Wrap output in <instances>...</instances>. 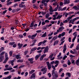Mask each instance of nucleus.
Masks as SVG:
<instances>
[{
    "label": "nucleus",
    "mask_w": 79,
    "mask_h": 79,
    "mask_svg": "<svg viewBox=\"0 0 79 79\" xmlns=\"http://www.w3.org/2000/svg\"><path fill=\"white\" fill-rule=\"evenodd\" d=\"M52 79H56V77H58V76L56 72H55V70H53L52 71Z\"/></svg>",
    "instance_id": "1"
},
{
    "label": "nucleus",
    "mask_w": 79,
    "mask_h": 79,
    "mask_svg": "<svg viewBox=\"0 0 79 79\" xmlns=\"http://www.w3.org/2000/svg\"><path fill=\"white\" fill-rule=\"evenodd\" d=\"M21 56L19 54L16 55H13V57H15V58H16L18 60V59H21V57L20 56Z\"/></svg>",
    "instance_id": "2"
},
{
    "label": "nucleus",
    "mask_w": 79,
    "mask_h": 79,
    "mask_svg": "<svg viewBox=\"0 0 79 79\" xmlns=\"http://www.w3.org/2000/svg\"><path fill=\"white\" fill-rule=\"evenodd\" d=\"M63 29H64V27H63V26H61L59 28V29L57 30V32H61Z\"/></svg>",
    "instance_id": "3"
},
{
    "label": "nucleus",
    "mask_w": 79,
    "mask_h": 79,
    "mask_svg": "<svg viewBox=\"0 0 79 79\" xmlns=\"http://www.w3.org/2000/svg\"><path fill=\"white\" fill-rule=\"evenodd\" d=\"M48 52V47L47 46L45 48V49L44 51V53H47Z\"/></svg>",
    "instance_id": "4"
},
{
    "label": "nucleus",
    "mask_w": 79,
    "mask_h": 79,
    "mask_svg": "<svg viewBox=\"0 0 79 79\" xmlns=\"http://www.w3.org/2000/svg\"><path fill=\"white\" fill-rule=\"evenodd\" d=\"M47 69L46 68H44L41 69V71L43 72V74H45L47 72Z\"/></svg>",
    "instance_id": "5"
},
{
    "label": "nucleus",
    "mask_w": 79,
    "mask_h": 79,
    "mask_svg": "<svg viewBox=\"0 0 79 79\" xmlns=\"http://www.w3.org/2000/svg\"><path fill=\"white\" fill-rule=\"evenodd\" d=\"M46 64L48 66V69H51V64H50V63H49V62H46Z\"/></svg>",
    "instance_id": "6"
},
{
    "label": "nucleus",
    "mask_w": 79,
    "mask_h": 79,
    "mask_svg": "<svg viewBox=\"0 0 79 79\" xmlns=\"http://www.w3.org/2000/svg\"><path fill=\"white\" fill-rule=\"evenodd\" d=\"M70 3V1L69 0H64V5H66V4H68Z\"/></svg>",
    "instance_id": "7"
},
{
    "label": "nucleus",
    "mask_w": 79,
    "mask_h": 79,
    "mask_svg": "<svg viewBox=\"0 0 79 79\" xmlns=\"http://www.w3.org/2000/svg\"><path fill=\"white\" fill-rule=\"evenodd\" d=\"M66 44H64V49L63 50V52L64 53H65V52L66 50Z\"/></svg>",
    "instance_id": "8"
},
{
    "label": "nucleus",
    "mask_w": 79,
    "mask_h": 79,
    "mask_svg": "<svg viewBox=\"0 0 79 79\" xmlns=\"http://www.w3.org/2000/svg\"><path fill=\"white\" fill-rule=\"evenodd\" d=\"M37 35V33H35L34 35H32L31 36V39H35V37H36Z\"/></svg>",
    "instance_id": "9"
},
{
    "label": "nucleus",
    "mask_w": 79,
    "mask_h": 79,
    "mask_svg": "<svg viewBox=\"0 0 79 79\" xmlns=\"http://www.w3.org/2000/svg\"><path fill=\"white\" fill-rule=\"evenodd\" d=\"M45 56H46V54H43V55H42L40 58V61H42V60H43L44 57H45Z\"/></svg>",
    "instance_id": "10"
},
{
    "label": "nucleus",
    "mask_w": 79,
    "mask_h": 79,
    "mask_svg": "<svg viewBox=\"0 0 79 79\" xmlns=\"http://www.w3.org/2000/svg\"><path fill=\"white\" fill-rule=\"evenodd\" d=\"M34 60V58H31L28 59V61H30L31 63H34V61H33V60Z\"/></svg>",
    "instance_id": "11"
},
{
    "label": "nucleus",
    "mask_w": 79,
    "mask_h": 79,
    "mask_svg": "<svg viewBox=\"0 0 79 79\" xmlns=\"http://www.w3.org/2000/svg\"><path fill=\"white\" fill-rule=\"evenodd\" d=\"M41 55V53L39 54L38 55H36L35 57V59L36 60H37V59H38V58H39V57Z\"/></svg>",
    "instance_id": "12"
},
{
    "label": "nucleus",
    "mask_w": 79,
    "mask_h": 79,
    "mask_svg": "<svg viewBox=\"0 0 79 79\" xmlns=\"http://www.w3.org/2000/svg\"><path fill=\"white\" fill-rule=\"evenodd\" d=\"M58 42H59V40H56L54 43L53 45L55 46V45H57V44H58Z\"/></svg>",
    "instance_id": "13"
},
{
    "label": "nucleus",
    "mask_w": 79,
    "mask_h": 79,
    "mask_svg": "<svg viewBox=\"0 0 79 79\" xmlns=\"http://www.w3.org/2000/svg\"><path fill=\"white\" fill-rule=\"evenodd\" d=\"M35 73H33L32 75L31 76V79H33V78H35Z\"/></svg>",
    "instance_id": "14"
},
{
    "label": "nucleus",
    "mask_w": 79,
    "mask_h": 79,
    "mask_svg": "<svg viewBox=\"0 0 79 79\" xmlns=\"http://www.w3.org/2000/svg\"><path fill=\"white\" fill-rule=\"evenodd\" d=\"M9 63H10H10H11V65H12V66H13V65H14V60H13L12 61H10L9 62Z\"/></svg>",
    "instance_id": "15"
},
{
    "label": "nucleus",
    "mask_w": 79,
    "mask_h": 79,
    "mask_svg": "<svg viewBox=\"0 0 79 79\" xmlns=\"http://www.w3.org/2000/svg\"><path fill=\"white\" fill-rule=\"evenodd\" d=\"M18 46L19 47V49L21 48L22 46H23V44H21L20 43H19L18 44Z\"/></svg>",
    "instance_id": "16"
},
{
    "label": "nucleus",
    "mask_w": 79,
    "mask_h": 79,
    "mask_svg": "<svg viewBox=\"0 0 79 79\" xmlns=\"http://www.w3.org/2000/svg\"><path fill=\"white\" fill-rule=\"evenodd\" d=\"M19 6L20 8H23L25 6V5H23L22 4H20L19 5Z\"/></svg>",
    "instance_id": "17"
},
{
    "label": "nucleus",
    "mask_w": 79,
    "mask_h": 79,
    "mask_svg": "<svg viewBox=\"0 0 79 79\" xmlns=\"http://www.w3.org/2000/svg\"><path fill=\"white\" fill-rule=\"evenodd\" d=\"M62 16H63V15H58V16L56 18V19H60V18H61Z\"/></svg>",
    "instance_id": "18"
},
{
    "label": "nucleus",
    "mask_w": 79,
    "mask_h": 79,
    "mask_svg": "<svg viewBox=\"0 0 79 79\" xmlns=\"http://www.w3.org/2000/svg\"><path fill=\"white\" fill-rule=\"evenodd\" d=\"M5 50V48L3 47H2L1 48L0 50V53H1V52H2L3 50Z\"/></svg>",
    "instance_id": "19"
},
{
    "label": "nucleus",
    "mask_w": 79,
    "mask_h": 79,
    "mask_svg": "<svg viewBox=\"0 0 79 79\" xmlns=\"http://www.w3.org/2000/svg\"><path fill=\"white\" fill-rule=\"evenodd\" d=\"M47 32H45L44 34L41 36V37H45L47 36Z\"/></svg>",
    "instance_id": "20"
},
{
    "label": "nucleus",
    "mask_w": 79,
    "mask_h": 79,
    "mask_svg": "<svg viewBox=\"0 0 79 79\" xmlns=\"http://www.w3.org/2000/svg\"><path fill=\"white\" fill-rule=\"evenodd\" d=\"M48 27V25H47L46 26H44V27L43 28V29L45 30V29H47Z\"/></svg>",
    "instance_id": "21"
},
{
    "label": "nucleus",
    "mask_w": 79,
    "mask_h": 79,
    "mask_svg": "<svg viewBox=\"0 0 79 79\" xmlns=\"http://www.w3.org/2000/svg\"><path fill=\"white\" fill-rule=\"evenodd\" d=\"M37 50V48L35 47L31 49V51H32V52H33L34 51H35V50Z\"/></svg>",
    "instance_id": "22"
},
{
    "label": "nucleus",
    "mask_w": 79,
    "mask_h": 79,
    "mask_svg": "<svg viewBox=\"0 0 79 79\" xmlns=\"http://www.w3.org/2000/svg\"><path fill=\"white\" fill-rule=\"evenodd\" d=\"M73 35H74V38H76V37H77V34H76V32H75L73 34Z\"/></svg>",
    "instance_id": "23"
},
{
    "label": "nucleus",
    "mask_w": 79,
    "mask_h": 79,
    "mask_svg": "<svg viewBox=\"0 0 79 79\" xmlns=\"http://www.w3.org/2000/svg\"><path fill=\"white\" fill-rule=\"evenodd\" d=\"M34 26V22H32V23H31L30 24V27H32Z\"/></svg>",
    "instance_id": "24"
},
{
    "label": "nucleus",
    "mask_w": 79,
    "mask_h": 79,
    "mask_svg": "<svg viewBox=\"0 0 79 79\" xmlns=\"http://www.w3.org/2000/svg\"><path fill=\"white\" fill-rule=\"evenodd\" d=\"M5 53V52H3L0 54V56H4L3 55Z\"/></svg>",
    "instance_id": "25"
},
{
    "label": "nucleus",
    "mask_w": 79,
    "mask_h": 79,
    "mask_svg": "<svg viewBox=\"0 0 79 79\" xmlns=\"http://www.w3.org/2000/svg\"><path fill=\"white\" fill-rule=\"evenodd\" d=\"M35 72V70H31L30 72H29L30 73V74H32L33 73H34Z\"/></svg>",
    "instance_id": "26"
},
{
    "label": "nucleus",
    "mask_w": 79,
    "mask_h": 79,
    "mask_svg": "<svg viewBox=\"0 0 79 79\" xmlns=\"http://www.w3.org/2000/svg\"><path fill=\"white\" fill-rule=\"evenodd\" d=\"M73 9L75 10H77V6H75L73 7Z\"/></svg>",
    "instance_id": "27"
},
{
    "label": "nucleus",
    "mask_w": 79,
    "mask_h": 79,
    "mask_svg": "<svg viewBox=\"0 0 79 79\" xmlns=\"http://www.w3.org/2000/svg\"><path fill=\"white\" fill-rule=\"evenodd\" d=\"M18 6V3H15L14 4V5L12 6V7H15V8H16V6Z\"/></svg>",
    "instance_id": "28"
},
{
    "label": "nucleus",
    "mask_w": 79,
    "mask_h": 79,
    "mask_svg": "<svg viewBox=\"0 0 79 79\" xmlns=\"http://www.w3.org/2000/svg\"><path fill=\"white\" fill-rule=\"evenodd\" d=\"M77 19H78V18L77 17H76L75 18L73 19V20H72V22H74V21H76V20H77Z\"/></svg>",
    "instance_id": "29"
},
{
    "label": "nucleus",
    "mask_w": 79,
    "mask_h": 79,
    "mask_svg": "<svg viewBox=\"0 0 79 79\" xmlns=\"http://www.w3.org/2000/svg\"><path fill=\"white\" fill-rule=\"evenodd\" d=\"M50 16V14L48 13H47L46 15H45V17L46 18H48V17Z\"/></svg>",
    "instance_id": "30"
},
{
    "label": "nucleus",
    "mask_w": 79,
    "mask_h": 79,
    "mask_svg": "<svg viewBox=\"0 0 79 79\" xmlns=\"http://www.w3.org/2000/svg\"><path fill=\"white\" fill-rule=\"evenodd\" d=\"M17 62L18 63H19V62L23 63V60H17Z\"/></svg>",
    "instance_id": "31"
},
{
    "label": "nucleus",
    "mask_w": 79,
    "mask_h": 79,
    "mask_svg": "<svg viewBox=\"0 0 79 79\" xmlns=\"http://www.w3.org/2000/svg\"><path fill=\"white\" fill-rule=\"evenodd\" d=\"M57 38H58V36H54L52 39L54 40H55L57 39Z\"/></svg>",
    "instance_id": "32"
},
{
    "label": "nucleus",
    "mask_w": 79,
    "mask_h": 79,
    "mask_svg": "<svg viewBox=\"0 0 79 79\" xmlns=\"http://www.w3.org/2000/svg\"><path fill=\"white\" fill-rule=\"evenodd\" d=\"M15 42H10L9 43V45H13L14 44H15Z\"/></svg>",
    "instance_id": "33"
},
{
    "label": "nucleus",
    "mask_w": 79,
    "mask_h": 79,
    "mask_svg": "<svg viewBox=\"0 0 79 79\" xmlns=\"http://www.w3.org/2000/svg\"><path fill=\"white\" fill-rule=\"evenodd\" d=\"M76 64L77 65V66L79 65V60H77L76 61Z\"/></svg>",
    "instance_id": "34"
},
{
    "label": "nucleus",
    "mask_w": 79,
    "mask_h": 79,
    "mask_svg": "<svg viewBox=\"0 0 79 79\" xmlns=\"http://www.w3.org/2000/svg\"><path fill=\"white\" fill-rule=\"evenodd\" d=\"M43 44V42H40L38 44V46L39 47V46H40V45H42V44Z\"/></svg>",
    "instance_id": "35"
},
{
    "label": "nucleus",
    "mask_w": 79,
    "mask_h": 79,
    "mask_svg": "<svg viewBox=\"0 0 79 79\" xmlns=\"http://www.w3.org/2000/svg\"><path fill=\"white\" fill-rule=\"evenodd\" d=\"M66 74L68 75V76L69 77H71V73H67Z\"/></svg>",
    "instance_id": "36"
},
{
    "label": "nucleus",
    "mask_w": 79,
    "mask_h": 79,
    "mask_svg": "<svg viewBox=\"0 0 79 79\" xmlns=\"http://www.w3.org/2000/svg\"><path fill=\"white\" fill-rule=\"evenodd\" d=\"M9 54L10 56H12V55L13 54V51H11L9 52Z\"/></svg>",
    "instance_id": "37"
},
{
    "label": "nucleus",
    "mask_w": 79,
    "mask_h": 79,
    "mask_svg": "<svg viewBox=\"0 0 79 79\" xmlns=\"http://www.w3.org/2000/svg\"><path fill=\"white\" fill-rule=\"evenodd\" d=\"M62 37H63L65 35V32H63L61 34Z\"/></svg>",
    "instance_id": "38"
},
{
    "label": "nucleus",
    "mask_w": 79,
    "mask_h": 79,
    "mask_svg": "<svg viewBox=\"0 0 79 79\" xmlns=\"http://www.w3.org/2000/svg\"><path fill=\"white\" fill-rule=\"evenodd\" d=\"M59 61H58L56 60L54 62V64H58V65L59 64Z\"/></svg>",
    "instance_id": "39"
},
{
    "label": "nucleus",
    "mask_w": 79,
    "mask_h": 79,
    "mask_svg": "<svg viewBox=\"0 0 79 79\" xmlns=\"http://www.w3.org/2000/svg\"><path fill=\"white\" fill-rule=\"evenodd\" d=\"M68 65H70V64H71V62H70V60H68Z\"/></svg>",
    "instance_id": "40"
},
{
    "label": "nucleus",
    "mask_w": 79,
    "mask_h": 79,
    "mask_svg": "<svg viewBox=\"0 0 79 79\" xmlns=\"http://www.w3.org/2000/svg\"><path fill=\"white\" fill-rule=\"evenodd\" d=\"M43 6H44V4H41L40 5V7L41 9L43 8V7H42Z\"/></svg>",
    "instance_id": "41"
},
{
    "label": "nucleus",
    "mask_w": 79,
    "mask_h": 79,
    "mask_svg": "<svg viewBox=\"0 0 79 79\" xmlns=\"http://www.w3.org/2000/svg\"><path fill=\"white\" fill-rule=\"evenodd\" d=\"M53 54H52L50 56L49 58L50 59V58H52V57H53Z\"/></svg>",
    "instance_id": "42"
},
{
    "label": "nucleus",
    "mask_w": 79,
    "mask_h": 79,
    "mask_svg": "<svg viewBox=\"0 0 79 79\" xmlns=\"http://www.w3.org/2000/svg\"><path fill=\"white\" fill-rule=\"evenodd\" d=\"M53 32H52V33H51V34H49L48 35V37H50V36H52V35H53Z\"/></svg>",
    "instance_id": "43"
},
{
    "label": "nucleus",
    "mask_w": 79,
    "mask_h": 79,
    "mask_svg": "<svg viewBox=\"0 0 79 79\" xmlns=\"http://www.w3.org/2000/svg\"><path fill=\"white\" fill-rule=\"evenodd\" d=\"M41 13L42 15H44L46 14V12H44L43 11L41 12Z\"/></svg>",
    "instance_id": "44"
},
{
    "label": "nucleus",
    "mask_w": 79,
    "mask_h": 79,
    "mask_svg": "<svg viewBox=\"0 0 79 79\" xmlns=\"http://www.w3.org/2000/svg\"><path fill=\"white\" fill-rule=\"evenodd\" d=\"M0 56V58L3 60L4 59V56Z\"/></svg>",
    "instance_id": "45"
},
{
    "label": "nucleus",
    "mask_w": 79,
    "mask_h": 79,
    "mask_svg": "<svg viewBox=\"0 0 79 79\" xmlns=\"http://www.w3.org/2000/svg\"><path fill=\"white\" fill-rule=\"evenodd\" d=\"M11 3H12V2H8L7 3V6L8 5H11Z\"/></svg>",
    "instance_id": "46"
},
{
    "label": "nucleus",
    "mask_w": 79,
    "mask_h": 79,
    "mask_svg": "<svg viewBox=\"0 0 79 79\" xmlns=\"http://www.w3.org/2000/svg\"><path fill=\"white\" fill-rule=\"evenodd\" d=\"M68 22H69L68 20H65L63 22V23H67Z\"/></svg>",
    "instance_id": "47"
},
{
    "label": "nucleus",
    "mask_w": 79,
    "mask_h": 79,
    "mask_svg": "<svg viewBox=\"0 0 79 79\" xmlns=\"http://www.w3.org/2000/svg\"><path fill=\"white\" fill-rule=\"evenodd\" d=\"M5 30V28H3L2 29V31H1V34H3L4 32V30Z\"/></svg>",
    "instance_id": "48"
},
{
    "label": "nucleus",
    "mask_w": 79,
    "mask_h": 79,
    "mask_svg": "<svg viewBox=\"0 0 79 79\" xmlns=\"http://www.w3.org/2000/svg\"><path fill=\"white\" fill-rule=\"evenodd\" d=\"M7 79H10L11 78V75H10L8 77H7Z\"/></svg>",
    "instance_id": "49"
},
{
    "label": "nucleus",
    "mask_w": 79,
    "mask_h": 79,
    "mask_svg": "<svg viewBox=\"0 0 79 79\" xmlns=\"http://www.w3.org/2000/svg\"><path fill=\"white\" fill-rule=\"evenodd\" d=\"M66 58H67V56H65L63 57V60H66Z\"/></svg>",
    "instance_id": "50"
},
{
    "label": "nucleus",
    "mask_w": 79,
    "mask_h": 79,
    "mask_svg": "<svg viewBox=\"0 0 79 79\" xmlns=\"http://www.w3.org/2000/svg\"><path fill=\"white\" fill-rule=\"evenodd\" d=\"M46 0H42V1L41 2V3H44L45 2H46Z\"/></svg>",
    "instance_id": "51"
},
{
    "label": "nucleus",
    "mask_w": 79,
    "mask_h": 79,
    "mask_svg": "<svg viewBox=\"0 0 79 79\" xmlns=\"http://www.w3.org/2000/svg\"><path fill=\"white\" fill-rule=\"evenodd\" d=\"M4 74H9V72H6L4 73Z\"/></svg>",
    "instance_id": "52"
},
{
    "label": "nucleus",
    "mask_w": 79,
    "mask_h": 79,
    "mask_svg": "<svg viewBox=\"0 0 79 79\" xmlns=\"http://www.w3.org/2000/svg\"><path fill=\"white\" fill-rule=\"evenodd\" d=\"M71 61L72 63V64H74V61H75V60H72Z\"/></svg>",
    "instance_id": "53"
},
{
    "label": "nucleus",
    "mask_w": 79,
    "mask_h": 79,
    "mask_svg": "<svg viewBox=\"0 0 79 79\" xmlns=\"http://www.w3.org/2000/svg\"><path fill=\"white\" fill-rule=\"evenodd\" d=\"M72 19V18L71 17H68V18H67V20L69 22V20L70 19Z\"/></svg>",
    "instance_id": "54"
},
{
    "label": "nucleus",
    "mask_w": 79,
    "mask_h": 79,
    "mask_svg": "<svg viewBox=\"0 0 79 79\" xmlns=\"http://www.w3.org/2000/svg\"><path fill=\"white\" fill-rule=\"evenodd\" d=\"M61 55V53L60 52L59 53V55L57 56L58 58H59V57H60V56Z\"/></svg>",
    "instance_id": "55"
},
{
    "label": "nucleus",
    "mask_w": 79,
    "mask_h": 79,
    "mask_svg": "<svg viewBox=\"0 0 79 79\" xmlns=\"http://www.w3.org/2000/svg\"><path fill=\"white\" fill-rule=\"evenodd\" d=\"M74 13V11H72V12L71 11V12H70L69 13V15H71V14H73Z\"/></svg>",
    "instance_id": "56"
},
{
    "label": "nucleus",
    "mask_w": 79,
    "mask_h": 79,
    "mask_svg": "<svg viewBox=\"0 0 79 79\" xmlns=\"http://www.w3.org/2000/svg\"><path fill=\"white\" fill-rule=\"evenodd\" d=\"M73 46H74V44H72V45H71L70 48H72L73 47Z\"/></svg>",
    "instance_id": "57"
},
{
    "label": "nucleus",
    "mask_w": 79,
    "mask_h": 79,
    "mask_svg": "<svg viewBox=\"0 0 79 79\" xmlns=\"http://www.w3.org/2000/svg\"><path fill=\"white\" fill-rule=\"evenodd\" d=\"M48 75L49 76V77H51V76H52V75H51V73H48Z\"/></svg>",
    "instance_id": "58"
},
{
    "label": "nucleus",
    "mask_w": 79,
    "mask_h": 79,
    "mask_svg": "<svg viewBox=\"0 0 79 79\" xmlns=\"http://www.w3.org/2000/svg\"><path fill=\"white\" fill-rule=\"evenodd\" d=\"M23 67H24V65H22L21 66H20V67H19V69L22 68H23Z\"/></svg>",
    "instance_id": "59"
},
{
    "label": "nucleus",
    "mask_w": 79,
    "mask_h": 79,
    "mask_svg": "<svg viewBox=\"0 0 79 79\" xmlns=\"http://www.w3.org/2000/svg\"><path fill=\"white\" fill-rule=\"evenodd\" d=\"M57 8H58V11H61V8L60 7H59Z\"/></svg>",
    "instance_id": "60"
},
{
    "label": "nucleus",
    "mask_w": 79,
    "mask_h": 79,
    "mask_svg": "<svg viewBox=\"0 0 79 79\" xmlns=\"http://www.w3.org/2000/svg\"><path fill=\"white\" fill-rule=\"evenodd\" d=\"M33 41V43H34V44H35L36 42H37V40H34Z\"/></svg>",
    "instance_id": "61"
},
{
    "label": "nucleus",
    "mask_w": 79,
    "mask_h": 79,
    "mask_svg": "<svg viewBox=\"0 0 79 79\" xmlns=\"http://www.w3.org/2000/svg\"><path fill=\"white\" fill-rule=\"evenodd\" d=\"M22 26L23 27H25V26H26V24H22Z\"/></svg>",
    "instance_id": "62"
},
{
    "label": "nucleus",
    "mask_w": 79,
    "mask_h": 79,
    "mask_svg": "<svg viewBox=\"0 0 79 79\" xmlns=\"http://www.w3.org/2000/svg\"><path fill=\"white\" fill-rule=\"evenodd\" d=\"M65 39V37H64L63 38H62L60 40L61 41H63L64 40V39Z\"/></svg>",
    "instance_id": "63"
},
{
    "label": "nucleus",
    "mask_w": 79,
    "mask_h": 79,
    "mask_svg": "<svg viewBox=\"0 0 79 79\" xmlns=\"http://www.w3.org/2000/svg\"><path fill=\"white\" fill-rule=\"evenodd\" d=\"M49 7L50 8H49V10L53 9V7H52L51 6H49Z\"/></svg>",
    "instance_id": "64"
}]
</instances>
